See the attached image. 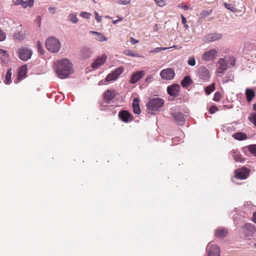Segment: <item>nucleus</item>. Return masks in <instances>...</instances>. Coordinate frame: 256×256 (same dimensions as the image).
Listing matches in <instances>:
<instances>
[{"label": "nucleus", "mask_w": 256, "mask_h": 256, "mask_svg": "<svg viewBox=\"0 0 256 256\" xmlns=\"http://www.w3.org/2000/svg\"><path fill=\"white\" fill-rule=\"evenodd\" d=\"M54 70L58 76L64 79L68 77L72 72V64L70 60L66 58L54 62Z\"/></svg>", "instance_id": "obj_1"}, {"label": "nucleus", "mask_w": 256, "mask_h": 256, "mask_svg": "<svg viewBox=\"0 0 256 256\" xmlns=\"http://www.w3.org/2000/svg\"><path fill=\"white\" fill-rule=\"evenodd\" d=\"M45 44L46 49L51 52L56 53L58 52L61 47L60 40L54 36L48 38Z\"/></svg>", "instance_id": "obj_2"}, {"label": "nucleus", "mask_w": 256, "mask_h": 256, "mask_svg": "<svg viewBox=\"0 0 256 256\" xmlns=\"http://www.w3.org/2000/svg\"><path fill=\"white\" fill-rule=\"evenodd\" d=\"M164 100L160 98H155L151 99L146 104V107L148 110L152 112L156 111L160 108L163 106Z\"/></svg>", "instance_id": "obj_3"}, {"label": "nucleus", "mask_w": 256, "mask_h": 256, "mask_svg": "<svg viewBox=\"0 0 256 256\" xmlns=\"http://www.w3.org/2000/svg\"><path fill=\"white\" fill-rule=\"evenodd\" d=\"M18 52L19 58L24 61H26L30 58L32 54V50L26 47H22L18 48Z\"/></svg>", "instance_id": "obj_4"}, {"label": "nucleus", "mask_w": 256, "mask_h": 256, "mask_svg": "<svg viewBox=\"0 0 256 256\" xmlns=\"http://www.w3.org/2000/svg\"><path fill=\"white\" fill-rule=\"evenodd\" d=\"M210 72L205 66H201L198 68L197 76L202 81L208 82L210 78Z\"/></svg>", "instance_id": "obj_5"}, {"label": "nucleus", "mask_w": 256, "mask_h": 256, "mask_svg": "<svg viewBox=\"0 0 256 256\" xmlns=\"http://www.w3.org/2000/svg\"><path fill=\"white\" fill-rule=\"evenodd\" d=\"M250 174L249 169L243 167L241 168H238L235 170L234 176L236 179L238 180H245L246 179Z\"/></svg>", "instance_id": "obj_6"}, {"label": "nucleus", "mask_w": 256, "mask_h": 256, "mask_svg": "<svg viewBox=\"0 0 256 256\" xmlns=\"http://www.w3.org/2000/svg\"><path fill=\"white\" fill-rule=\"evenodd\" d=\"M206 250L208 256H220V248L216 245H212L210 242L208 244Z\"/></svg>", "instance_id": "obj_7"}, {"label": "nucleus", "mask_w": 256, "mask_h": 256, "mask_svg": "<svg viewBox=\"0 0 256 256\" xmlns=\"http://www.w3.org/2000/svg\"><path fill=\"white\" fill-rule=\"evenodd\" d=\"M160 76L164 80H171L175 75L174 71L171 68L163 70L160 73Z\"/></svg>", "instance_id": "obj_8"}, {"label": "nucleus", "mask_w": 256, "mask_h": 256, "mask_svg": "<svg viewBox=\"0 0 256 256\" xmlns=\"http://www.w3.org/2000/svg\"><path fill=\"white\" fill-rule=\"evenodd\" d=\"M123 72V68L122 67L118 68L114 70L109 74L106 78L105 80L107 82H110L115 80Z\"/></svg>", "instance_id": "obj_9"}, {"label": "nucleus", "mask_w": 256, "mask_h": 256, "mask_svg": "<svg viewBox=\"0 0 256 256\" xmlns=\"http://www.w3.org/2000/svg\"><path fill=\"white\" fill-rule=\"evenodd\" d=\"M218 68L216 73L222 74L228 68V61L223 58H220L218 62Z\"/></svg>", "instance_id": "obj_10"}, {"label": "nucleus", "mask_w": 256, "mask_h": 256, "mask_svg": "<svg viewBox=\"0 0 256 256\" xmlns=\"http://www.w3.org/2000/svg\"><path fill=\"white\" fill-rule=\"evenodd\" d=\"M244 232V235L248 237L252 236L253 234L256 232V228L254 225L247 223L243 226Z\"/></svg>", "instance_id": "obj_11"}, {"label": "nucleus", "mask_w": 256, "mask_h": 256, "mask_svg": "<svg viewBox=\"0 0 256 256\" xmlns=\"http://www.w3.org/2000/svg\"><path fill=\"white\" fill-rule=\"evenodd\" d=\"M180 90V86L178 84H173L167 87V92L169 95L173 97L178 96Z\"/></svg>", "instance_id": "obj_12"}, {"label": "nucleus", "mask_w": 256, "mask_h": 256, "mask_svg": "<svg viewBox=\"0 0 256 256\" xmlns=\"http://www.w3.org/2000/svg\"><path fill=\"white\" fill-rule=\"evenodd\" d=\"M107 58V56L106 54H102L100 57L98 58L92 63L91 66L92 69L96 70L99 66L104 64Z\"/></svg>", "instance_id": "obj_13"}, {"label": "nucleus", "mask_w": 256, "mask_h": 256, "mask_svg": "<svg viewBox=\"0 0 256 256\" xmlns=\"http://www.w3.org/2000/svg\"><path fill=\"white\" fill-rule=\"evenodd\" d=\"M172 116L174 118L176 122L182 125L184 124L185 121L184 115L180 112H172Z\"/></svg>", "instance_id": "obj_14"}, {"label": "nucleus", "mask_w": 256, "mask_h": 256, "mask_svg": "<svg viewBox=\"0 0 256 256\" xmlns=\"http://www.w3.org/2000/svg\"><path fill=\"white\" fill-rule=\"evenodd\" d=\"M222 37V34L220 33H212L208 34L204 38L206 42H212L220 40Z\"/></svg>", "instance_id": "obj_15"}, {"label": "nucleus", "mask_w": 256, "mask_h": 256, "mask_svg": "<svg viewBox=\"0 0 256 256\" xmlns=\"http://www.w3.org/2000/svg\"><path fill=\"white\" fill-rule=\"evenodd\" d=\"M217 52L216 50L212 49L206 52L202 56V58L206 61H209L212 60L216 54Z\"/></svg>", "instance_id": "obj_16"}, {"label": "nucleus", "mask_w": 256, "mask_h": 256, "mask_svg": "<svg viewBox=\"0 0 256 256\" xmlns=\"http://www.w3.org/2000/svg\"><path fill=\"white\" fill-rule=\"evenodd\" d=\"M34 4V0H26V1L23 0H16L14 3L15 6L21 5L23 8H26L28 6L32 7Z\"/></svg>", "instance_id": "obj_17"}, {"label": "nucleus", "mask_w": 256, "mask_h": 256, "mask_svg": "<svg viewBox=\"0 0 256 256\" xmlns=\"http://www.w3.org/2000/svg\"><path fill=\"white\" fill-rule=\"evenodd\" d=\"M120 118L124 122H128L132 121V119L130 113L126 110H121L118 113Z\"/></svg>", "instance_id": "obj_18"}, {"label": "nucleus", "mask_w": 256, "mask_h": 256, "mask_svg": "<svg viewBox=\"0 0 256 256\" xmlns=\"http://www.w3.org/2000/svg\"><path fill=\"white\" fill-rule=\"evenodd\" d=\"M144 74V71H137L132 74L130 82L131 84H135L138 81Z\"/></svg>", "instance_id": "obj_19"}, {"label": "nucleus", "mask_w": 256, "mask_h": 256, "mask_svg": "<svg viewBox=\"0 0 256 256\" xmlns=\"http://www.w3.org/2000/svg\"><path fill=\"white\" fill-rule=\"evenodd\" d=\"M115 95V92L114 90H108L104 93V98L106 102L108 104Z\"/></svg>", "instance_id": "obj_20"}, {"label": "nucleus", "mask_w": 256, "mask_h": 256, "mask_svg": "<svg viewBox=\"0 0 256 256\" xmlns=\"http://www.w3.org/2000/svg\"><path fill=\"white\" fill-rule=\"evenodd\" d=\"M26 66H22L20 69L18 74V78L16 81H14L15 83L18 82L21 80L26 74Z\"/></svg>", "instance_id": "obj_21"}, {"label": "nucleus", "mask_w": 256, "mask_h": 256, "mask_svg": "<svg viewBox=\"0 0 256 256\" xmlns=\"http://www.w3.org/2000/svg\"><path fill=\"white\" fill-rule=\"evenodd\" d=\"M192 84V80L189 76H186L184 77L183 80L181 81L180 84L184 88H186Z\"/></svg>", "instance_id": "obj_22"}, {"label": "nucleus", "mask_w": 256, "mask_h": 256, "mask_svg": "<svg viewBox=\"0 0 256 256\" xmlns=\"http://www.w3.org/2000/svg\"><path fill=\"white\" fill-rule=\"evenodd\" d=\"M228 230L222 228H218L215 231V236L218 238H224L226 236Z\"/></svg>", "instance_id": "obj_23"}, {"label": "nucleus", "mask_w": 256, "mask_h": 256, "mask_svg": "<svg viewBox=\"0 0 256 256\" xmlns=\"http://www.w3.org/2000/svg\"><path fill=\"white\" fill-rule=\"evenodd\" d=\"M232 157L236 162H242L244 161V159L241 156L234 150H233L231 152Z\"/></svg>", "instance_id": "obj_24"}, {"label": "nucleus", "mask_w": 256, "mask_h": 256, "mask_svg": "<svg viewBox=\"0 0 256 256\" xmlns=\"http://www.w3.org/2000/svg\"><path fill=\"white\" fill-rule=\"evenodd\" d=\"M90 33L92 34H95L97 36L96 40L99 42H102L107 40V38L99 32L91 30L90 31Z\"/></svg>", "instance_id": "obj_25"}, {"label": "nucleus", "mask_w": 256, "mask_h": 256, "mask_svg": "<svg viewBox=\"0 0 256 256\" xmlns=\"http://www.w3.org/2000/svg\"><path fill=\"white\" fill-rule=\"evenodd\" d=\"M232 137L238 140H246L247 138L246 134L242 132H238L234 134H232Z\"/></svg>", "instance_id": "obj_26"}, {"label": "nucleus", "mask_w": 256, "mask_h": 256, "mask_svg": "<svg viewBox=\"0 0 256 256\" xmlns=\"http://www.w3.org/2000/svg\"><path fill=\"white\" fill-rule=\"evenodd\" d=\"M246 95L248 102H250L255 96L254 92L252 90L247 88L246 90Z\"/></svg>", "instance_id": "obj_27"}, {"label": "nucleus", "mask_w": 256, "mask_h": 256, "mask_svg": "<svg viewBox=\"0 0 256 256\" xmlns=\"http://www.w3.org/2000/svg\"><path fill=\"white\" fill-rule=\"evenodd\" d=\"M82 56L84 59H86L90 57L92 54L91 50L88 48H84L82 50Z\"/></svg>", "instance_id": "obj_28"}, {"label": "nucleus", "mask_w": 256, "mask_h": 256, "mask_svg": "<svg viewBox=\"0 0 256 256\" xmlns=\"http://www.w3.org/2000/svg\"><path fill=\"white\" fill-rule=\"evenodd\" d=\"M12 70L8 69L7 71L5 80H4V82L6 84H9L11 82V77H12Z\"/></svg>", "instance_id": "obj_29"}, {"label": "nucleus", "mask_w": 256, "mask_h": 256, "mask_svg": "<svg viewBox=\"0 0 256 256\" xmlns=\"http://www.w3.org/2000/svg\"><path fill=\"white\" fill-rule=\"evenodd\" d=\"M124 54L125 55L128 56H133V57H141V56L139 54L134 52L132 50H125L124 52Z\"/></svg>", "instance_id": "obj_30"}, {"label": "nucleus", "mask_w": 256, "mask_h": 256, "mask_svg": "<svg viewBox=\"0 0 256 256\" xmlns=\"http://www.w3.org/2000/svg\"><path fill=\"white\" fill-rule=\"evenodd\" d=\"M68 19L70 21L72 22L74 24L77 23L78 21V20L76 14H70L68 16Z\"/></svg>", "instance_id": "obj_31"}, {"label": "nucleus", "mask_w": 256, "mask_h": 256, "mask_svg": "<svg viewBox=\"0 0 256 256\" xmlns=\"http://www.w3.org/2000/svg\"><path fill=\"white\" fill-rule=\"evenodd\" d=\"M234 128L232 124H227L223 127L224 132H230L234 130Z\"/></svg>", "instance_id": "obj_32"}, {"label": "nucleus", "mask_w": 256, "mask_h": 256, "mask_svg": "<svg viewBox=\"0 0 256 256\" xmlns=\"http://www.w3.org/2000/svg\"><path fill=\"white\" fill-rule=\"evenodd\" d=\"M215 89L214 84L206 86L205 88V92L208 95H210Z\"/></svg>", "instance_id": "obj_33"}, {"label": "nucleus", "mask_w": 256, "mask_h": 256, "mask_svg": "<svg viewBox=\"0 0 256 256\" xmlns=\"http://www.w3.org/2000/svg\"><path fill=\"white\" fill-rule=\"evenodd\" d=\"M24 34L23 32H17L15 34V38L18 40H22L24 38Z\"/></svg>", "instance_id": "obj_34"}, {"label": "nucleus", "mask_w": 256, "mask_h": 256, "mask_svg": "<svg viewBox=\"0 0 256 256\" xmlns=\"http://www.w3.org/2000/svg\"><path fill=\"white\" fill-rule=\"evenodd\" d=\"M248 150L252 154L256 156V144L248 146Z\"/></svg>", "instance_id": "obj_35"}, {"label": "nucleus", "mask_w": 256, "mask_h": 256, "mask_svg": "<svg viewBox=\"0 0 256 256\" xmlns=\"http://www.w3.org/2000/svg\"><path fill=\"white\" fill-rule=\"evenodd\" d=\"M36 46L38 50L39 51L40 54L43 55L44 54V50L43 49V48L42 46V44L40 41H37L36 42Z\"/></svg>", "instance_id": "obj_36"}, {"label": "nucleus", "mask_w": 256, "mask_h": 256, "mask_svg": "<svg viewBox=\"0 0 256 256\" xmlns=\"http://www.w3.org/2000/svg\"><path fill=\"white\" fill-rule=\"evenodd\" d=\"M221 94L219 92H215L213 100L215 102H219L220 100Z\"/></svg>", "instance_id": "obj_37"}, {"label": "nucleus", "mask_w": 256, "mask_h": 256, "mask_svg": "<svg viewBox=\"0 0 256 256\" xmlns=\"http://www.w3.org/2000/svg\"><path fill=\"white\" fill-rule=\"evenodd\" d=\"M218 108L216 106L212 105L210 108L208 110L210 114H214V112L218 111Z\"/></svg>", "instance_id": "obj_38"}, {"label": "nucleus", "mask_w": 256, "mask_h": 256, "mask_svg": "<svg viewBox=\"0 0 256 256\" xmlns=\"http://www.w3.org/2000/svg\"><path fill=\"white\" fill-rule=\"evenodd\" d=\"M248 118L256 126V113L252 114Z\"/></svg>", "instance_id": "obj_39"}, {"label": "nucleus", "mask_w": 256, "mask_h": 256, "mask_svg": "<svg viewBox=\"0 0 256 256\" xmlns=\"http://www.w3.org/2000/svg\"><path fill=\"white\" fill-rule=\"evenodd\" d=\"M168 48H163V47L156 48L153 50L150 51V52H156V53H157V52H161L162 50H167Z\"/></svg>", "instance_id": "obj_40"}, {"label": "nucleus", "mask_w": 256, "mask_h": 256, "mask_svg": "<svg viewBox=\"0 0 256 256\" xmlns=\"http://www.w3.org/2000/svg\"><path fill=\"white\" fill-rule=\"evenodd\" d=\"M188 64L190 66H194L196 64V60L194 57H190L188 60Z\"/></svg>", "instance_id": "obj_41"}, {"label": "nucleus", "mask_w": 256, "mask_h": 256, "mask_svg": "<svg viewBox=\"0 0 256 256\" xmlns=\"http://www.w3.org/2000/svg\"><path fill=\"white\" fill-rule=\"evenodd\" d=\"M132 106L134 107H137L140 106H139V100L137 98H134L132 102Z\"/></svg>", "instance_id": "obj_42"}, {"label": "nucleus", "mask_w": 256, "mask_h": 256, "mask_svg": "<svg viewBox=\"0 0 256 256\" xmlns=\"http://www.w3.org/2000/svg\"><path fill=\"white\" fill-rule=\"evenodd\" d=\"M80 16L88 20L90 19V14L87 12H82L80 14Z\"/></svg>", "instance_id": "obj_43"}, {"label": "nucleus", "mask_w": 256, "mask_h": 256, "mask_svg": "<svg viewBox=\"0 0 256 256\" xmlns=\"http://www.w3.org/2000/svg\"><path fill=\"white\" fill-rule=\"evenodd\" d=\"M224 4L225 7L228 10H230L232 12H234L235 10V8L231 4L225 3Z\"/></svg>", "instance_id": "obj_44"}, {"label": "nucleus", "mask_w": 256, "mask_h": 256, "mask_svg": "<svg viewBox=\"0 0 256 256\" xmlns=\"http://www.w3.org/2000/svg\"><path fill=\"white\" fill-rule=\"evenodd\" d=\"M116 2L120 4H124L126 5L128 4L130 2V0H116Z\"/></svg>", "instance_id": "obj_45"}, {"label": "nucleus", "mask_w": 256, "mask_h": 256, "mask_svg": "<svg viewBox=\"0 0 256 256\" xmlns=\"http://www.w3.org/2000/svg\"><path fill=\"white\" fill-rule=\"evenodd\" d=\"M5 33L0 29V42L4 41L6 39Z\"/></svg>", "instance_id": "obj_46"}, {"label": "nucleus", "mask_w": 256, "mask_h": 256, "mask_svg": "<svg viewBox=\"0 0 256 256\" xmlns=\"http://www.w3.org/2000/svg\"><path fill=\"white\" fill-rule=\"evenodd\" d=\"M236 59L234 57L232 56L230 58V65L232 66H234L236 65Z\"/></svg>", "instance_id": "obj_47"}, {"label": "nucleus", "mask_w": 256, "mask_h": 256, "mask_svg": "<svg viewBox=\"0 0 256 256\" xmlns=\"http://www.w3.org/2000/svg\"><path fill=\"white\" fill-rule=\"evenodd\" d=\"M133 112L135 114H140V106L134 107Z\"/></svg>", "instance_id": "obj_48"}, {"label": "nucleus", "mask_w": 256, "mask_h": 256, "mask_svg": "<svg viewBox=\"0 0 256 256\" xmlns=\"http://www.w3.org/2000/svg\"><path fill=\"white\" fill-rule=\"evenodd\" d=\"M158 6H162L164 5V2L163 0H154Z\"/></svg>", "instance_id": "obj_49"}, {"label": "nucleus", "mask_w": 256, "mask_h": 256, "mask_svg": "<svg viewBox=\"0 0 256 256\" xmlns=\"http://www.w3.org/2000/svg\"><path fill=\"white\" fill-rule=\"evenodd\" d=\"M209 14H210V12L208 11H207L206 10H204L202 12L200 15L203 17H206V16H208V15H209Z\"/></svg>", "instance_id": "obj_50"}, {"label": "nucleus", "mask_w": 256, "mask_h": 256, "mask_svg": "<svg viewBox=\"0 0 256 256\" xmlns=\"http://www.w3.org/2000/svg\"><path fill=\"white\" fill-rule=\"evenodd\" d=\"M94 15H95V18L96 20L98 22H100L101 21V17L100 16L98 15V13L96 12H94Z\"/></svg>", "instance_id": "obj_51"}, {"label": "nucleus", "mask_w": 256, "mask_h": 256, "mask_svg": "<svg viewBox=\"0 0 256 256\" xmlns=\"http://www.w3.org/2000/svg\"><path fill=\"white\" fill-rule=\"evenodd\" d=\"M138 42V40H136L135 38H134L132 37H131L130 38V42L132 44H137Z\"/></svg>", "instance_id": "obj_52"}, {"label": "nucleus", "mask_w": 256, "mask_h": 256, "mask_svg": "<svg viewBox=\"0 0 256 256\" xmlns=\"http://www.w3.org/2000/svg\"><path fill=\"white\" fill-rule=\"evenodd\" d=\"M56 8L54 7H50L48 8V11L52 14H54L56 12Z\"/></svg>", "instance_id": "obj_53"}, {"label": "nucleus", "mask_w": 256, "mask_h": 256, "mask_svg": "<svg viewBox=\"0 0 256 256\" xmlns=\"http://www.w3.org/2000/svg\"><path fill=\"white\" fill-rule=\"evenodd\" d=\"M180 8L184 9V10H189L190 8V6H186V5L182 6H180Z\"/></svg>", "instance_id": "obj_54"}, {"label": "nucleus", "mask_w": 256, "mask_h": 256, "mask_svg": "<svg viewBox=\"0 0 256 256\" xmlns=\"http://www.w3.org/2000/svg\"><path fill=\"white\" fill-rule=\"evenodd\" d=\"M252 220L256 223V212H254L252 214Z\"/></svg>", "instance_id": "obj_55"}, {"label": "nucleus", "mask_w": 256, "mask_h": 256, "mask_svg": "<svg viewBox=\"0 0 256 256\" xmlns=\"http://www.w3.org/2000/svg\"><path fill=\"white\" fill-rule=\"evenodd\" d=\"M152 78V76L149 75L147 76V78H146V82H148Z\"/></svg>", "instance_id": "obj_56"}, {"label": "nucleus", "mask_w": 256, "mask_h": 256, "mask_svg": "<svg viewBox=\"0 0 256 256\" xmlns=\"http://www.w3.org/2000/svg\"><path fill=\"white\" fill-rule=\"evenodd\" d=\"M182 22L183 24H185L186 22V18H184L182 15Z\"/></svg>", "instance_id": "obj_57"}, {"label": "nucleus", "mask_w": 256, "mask_h": 256, "mask_svg": "<svg viewBox=\"0 0 256 256\" xmlns=\"http://www.w3.org/2000/svg\"><path fill=\"white\" fill-rule=\"evenodd\" d=\"M154 30H158V26L157 24H156L154 26Z\"/></svg>", "instance_id": "obj_58"}, {"label": "nucleus", "mask_w": 256, "mask_h": 256, "mask_svg": "<svg viewBox=\"0 0 256 256\" xmlns=\"http://www.w3.org/2000/svg\"><path fill=\"white\" fill-rule=\"evenodd\" d=\"M253 110H256V104H254V105H253Z\"/></svg>", "instance_id": "obj_59"}, {"label": "nucleus", "mask_w": 256, "mask_h": 256, "mask_svg": "<svg viewBox=\"0 0 256 256\" xmlns=\"http://www.w3.org/2000/svg\"><path fill=\"white\" fill-rule=\"evenodd\" d=\"M123 20V18L122 17H119L118 18V19L117 20H118V22H120L122 20Z\"/></svg>", "instance_id": "obj_60"}, {"label": "nucleus", "mask_w": 256, "mask_h": 256, "mask_svg": "<svg viewBox=\"0 0 256 256\" xmlns=\"http://www.w3.org/2000/svg\"><path fill=\"white\" fill-rule=\"evenodd\" d=\"M118 20H114L113 21V24H117L118 23Z\"/></svg>", "instance_id": "obj_61"}, {"label": "nucleus", "mask_w": 256, "mask_h": 256, "mask_svg": "<svg viewBox=\"0 0 256 256\" xmlns=\"http://www.w3.org/2000/svg\"><path fill=\"white\" fill-rule=\"evenodd\" d=\"M0 54H5L6 52L4 50H0Z\"/></svg>", "instance_id": "obj_62"}, {"label": "nucleus", "mask_w": 256, "mask_h": 256, "mask_svg": "<svg viewBox=\"0 0 256 256\" xmlns=\"http://www.w3.org/2000/svg\"><path fill=\"white\" fill-rule=\"evenodd\" d=\"M184 28H188V25H187V24H185V25H184Z\"/></svg>", "instance_id": "obj_63"}, {"label": "nucleus", "mask_w": 256, "mask_h": 256, "mask_svg": "<svg viewBox=\"0 0 256 256\" xmlns=\"http://www.w3.org/2000/svg\"><path fill=\"white\" fill-rule=\"evenodd\" d=\"M176 140H177V138H174V140H173V143H174V142H175Z\"/></svg>", "instance_id": "obj_64"}]
</instances>
